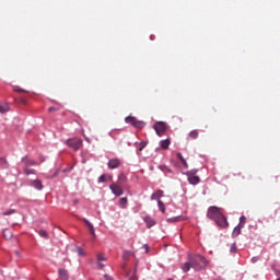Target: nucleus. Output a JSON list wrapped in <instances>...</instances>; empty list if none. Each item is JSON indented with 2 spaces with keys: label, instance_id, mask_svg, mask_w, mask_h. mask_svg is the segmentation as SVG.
Masks as SVG:
<instances>
[{
  "label": "nucleus",
  "instance_id": "nucleus-43",
  "mask_svg": "<svg viewBox=\"0 0 280 280\" xmlns=\"http://www.w3.org/2000/svg\"><path fill=\"white\" fill-rule=\"evenodd\" d=\"M85 141H88V143H91V139L89 138H85Z\"/></svg>",
  "mask_w": 280,
  "mask_h": 280
},
{
  "label": "nucleus",
  "instance_id": "nucleus-39",
  "mask_svg": "<svg viewBox=\"0 0 280 280\" xmlns=\"http://www.w3.org/2000/svg\"><path fill=\"white\" fill-rule=\"evenodd\" d=\"M118 180H126V175L120 174V175L118 176Z\"/></svg>",
  "mask_w": 280,
  "mask_h": 280
},
{
  "label": "nucleus",
  "instance_id": "nucleus-27",
  "mask_svg": "<svg viewBox=\"0 0 280 280\" xmlns=\"http://www.w3.org/2000/svg\"><path fill=\"white\" fill-rule=\"evenodd\" d=\"M97 261H106V255H104L103 253H98L96 255Z\"/></svg>",
  "mask_w": 280,
  "mask_h": 280
},
{
  "label": "nucleus",
  "instance_id": "nucleus-44",
  "mask_svg": "<svg viewBox=\"0 0 280 280\" xmlns=\"http://www.w3.org/2000/svg\"><path fill=\"white\" fill-rule=\"evenodd\" d=\"M73 205H78V199L73 200Z\"/></svg>",
  "mask_w": 280,
  "mask_h": 280
},
{
  "label": "nucleus",
  "instance_id": "nucleus-35",
  "mask_svg": "<svg viewBox=\"0 0 280 280\" xmlns=\"http://www.w3.org/2000/svg\"><path fill=\"white\" fill-rule=\"evenodd\" d=\"M127 277H129V280H137V276L135 273H132L131 276L130 273H128Z\"/></svg>",
  "mask_w": 280,
  "mask_h": 280
},
{
  "label": "nucleus",
  "instance_id": "nucleus-32",
  "mask_svg": "<svg viewBox=\"0 0 280 280\" xmlns=\"http://www.w3.org/2000/svg\"><path fill=\"white\" fill-rule=\"evenodd\" d=\"M240 224H241V226H244V224H246V217L240 218Z\"/></svg>",
  "mask_w": 280,
  "mask_h": 280
},
{
  "label": "nucleus",
  "instance_id": "nucleus-41",
  "mask_svg": "<svg viewBox=\"0 0 280 280\" xmlns=\"http://www.w3.org/2000/svg\"><path fill=\"white\" fill-rule=\"evenodd\" d=\"M48 110H49V113H52V110H56V108L50 107V108H48Z\"/></svg>",
  "mask_w": 280,
  "mask_h": 280
},
{
  "label": "nucleus",
  "instance_id": "nucleus-40",
  "mask_svg": "<svg viewBox=\"0 0 280 280\" xmlns=\"http://www.w3.org/2000/svg\"><path fill=\"white\" fill-rule=\"evenodd\" d=\"M105 280H113V277L108 276V275H105Z\"/></svg>",
  "mask_w": 280,
  "mask_h": 280
},
{
  "label": "nucleus",
  "instance_id": "nucleus-17",
  "mask_svg": "<svg viewBox=\"0 0 280 280\" xmlns=\"http://www.w3.org/2000/svg\"><path fill=\"white\" fill-rule=\"evenodd\" d=\"M10 164L8 163V160H5V158H0V168L8 170Z\"/></svg>",
  "mask_w": 280,
  "mask_h": 280
},
{
  "label": "nucleus",
  "instance_id": "nucleus-20",
  "mask_svg": "<svg viewBox=\"0 0 280 280\" xmlns=\"http://www.w3.org/2000/svg\"><path fill=\"white\" fill-rule=\"evenodd\" d=\"M59 277L61 280H69V273L65 269H59Z\"/></svg>",
  "mask_w": 280,
  "mask_h": 280
},
{
  "label": "nucleus",
  "instance_id": "nucleus-30",
  "mask_svg": "<svg viewBox=\"0 0 280 280\" xmlns=\"http://www.w3.org/2000/svg\"><path fill=\"white\" fill-rule=\"evenodd\" d=\"M160 170H161L162 172H167L168 174H172L171 168H170V167H167V166H165V165L160 166Z\"/></svg>",
  "mask_w": 280,
  "mask_h": 280
},
{
  "label": "nucleus",
  "instance_id": "nucleus-23",
  "mask_svg": "<svg viewBox=\"0 0 280 280\" xmlns=\"http://www.w3.org/2000/svg\"><path fill=\"white\" fill-rule=\"evenodd\" d=\"M24 174H26V176H30L31 174H36V170L30 168V166H24Z\"/></svg>",
  "mask_w": 280,
  "mask_h": 280
},
{
  "label": "nucleus",
  "instance_id": "nucleus-36",
  "mask_svg": "<svg viewBox=\"0 0 280 280\" xmlns=\"http://www.w3.org/2000/svg\"><path fill=\"white\" fill-rule=\"evenodd\" d=\"M257 261H259V257L254 256V257L252 258V264H257Z\"/></svg>",
  "mask_w": 280,
  "mask_h": 280
},
{
  "label": "nucleus",
  "instance_id": "nucleus-34",
  "mask_svg": "<svg viewBox=\"0 0 280 280\" xmlns=\"http://www.w3.org/2000/svg\"><path fill=\"white\" fill-rule=\"evenodd\" d=\"M145 145H148V142H145V141L140 142L139 150L141 151V150L145 149Z\"/></svg>",
  "mask_w": 280,
  "mask_h": 280
},
{
  "label": "nucleus",
  "instance_id": "nucleus-46",
  "mask_svg": "<svg viewBox=\"0 0 280 280\" xmlns=\"http://www.w3.org/2000/svg\"><path fill=\"white\" fill-rule=\"evenodd\" d=\"M144 248L147 249V253H148V245H144Z\"/></svg>",
  "mask_w": 280,
  "mask_h": 280
},
{
  "label": "nucleus",
  "instance_id": "nucleus-29",
  "mask_svg": "<svg viewBox=\"0 0 280 280\" xmlns=\"http://www.w3.org/2000/svg\"><path fill=\"white\" fill-rule=\"evenodd\" d=\"M14 213H16V210L10 209V210H7V211L2 212V215H12Z\"/></svg>",
  "mask_w": 280,
  "mask_h": 280
},
{
  "label": "nucleus",
  "instance_id": "nucleus-12",
  "mask_svg": "<svg viewBox=\"0 0 280 280\" xmlns=\"http://www.w3.org/2000/svg\"><path fill=\"white\" fill-rule=\"evenodd\" d=\"M145 224H147V229H152V226H154L156 224V221L152 218V217H144L143 218Z\"/></svg>",
  "mask_w": 280,
  "mask_h": 280
},
{
  "label": "nucleus",
  "instance_id": "nucleus-31",
  "mask_svg": "<svg viewBox=\"0 0 280 280\" xmlns=\"http://www.w3.org/2000/svg\"><path fill=\"white\" fill-rule=\"evenodd\" d=\"M230 253H237V245L235 243L231 245Z\"/></svg>",
  "mask_w": 280,
  "mask_h": 280
},
{
  "label": "nucleus",
  "instance_id": "nucleus-45",
  "mask_svg": "<svg viewBox=\"0 0 280 280\" xmlns=\"http://www.w3.org/2000/svg\"><path fill=\"white\" fill-rule=\"evenodd\" d=\"M273 183H277V177H273Z\"/></svg>",
  "mask_w": 280,
  "mask_h": 280
},
{
  "label": "nucleus",
  "instance_id": "nucleus-38",
  "mask_svg": "<svg viewBox=\"0 0 280 280\" xmlns=\"http://www.w3.org/2000/svg\"><path fill=\"white\" fill-rule=\"evenodd\" d=\"M14 91H15V93H27V91H25L23 89H15Z\"/></svg>",
  "mask_w": 280,
  "mask_h": 280
},
{
  "label": "nucleus",
  "instance_id": "nucleus-1",
  "mask_svg": "<svg viewBox=\"0 0 280 280\" xmlns=\"http://www.w3.org/2000/svg\"><path fill=\"white\" fill-rule=\"evenodd\" d=\"M209 266V260L205 258V256L198 254H188V261L180 265L183 272H189L191 268L195 269L196 272H200V270H205Z\"/></svg>",
  "mask_w": 280,
  "mask_h": 280
},
{
  "label": "nucleus",
  "instance_id": "nucleus-13",
  "mask_svg": "<svg viewBox=\"0 0 280 280\" xmlns=\"http://www.w3.org/2000/svg\"><path fill=\"white\" fill-rule=\"evenodd\" d=\"M22 163H24V167H31L32 165H38V162L34 160H30L27 158H22Z\"/></svg>",
  "mask_w": 280,
  "mask_h": 280
},
{
  "label": "nucleus",
  "instance_id": "nucleus-22",
  "mask_svg": "<svg viewBox=\"0 0 280 280\" xmlns=\"http://www.w3.org/2000/svg\"><path fill=\"white\" fill-rule=\"evenodd\" d=\"M199 132H198V130H191L189 133H188V139H198V137H199Z\"/></svg>",
  "mask_w": 280,
  "mask_h": 280
},
{
  "label": "nucleus",
  "instance_id": "nucleus-16",
  "mask_svg": "<svg viewBox=\"0 0 280 280\" xmlns=\"http://www.w3.org/2000/svg\"><path fill=\"white\" fill-rule=\"evenodd\" d=\"M171 143H172V141H170V139H165L160 142V145H161L162 150H170Z\"/></svg>",
  "mask_w": 280,
  "mask_h": 280
},
{
  "label": "nucleus",
  "instance_id": "nucleus-28",
  "mask_svg": "<svg viewBox=\"0 0 280 280\" xmlns=\"http://www.w3.org/2000/svg\"><path fill=\"white\" fill-rule=\"evenodd\" d=\"M77 253L80 257H85L86 256V253L84 252V249H82V247H78Z\"/></svg>",
  "mask_w": 280,
  "mask_h": 280
},
{
  "label": "nucleus",
  "instance_id": "nucleus-19",
  "mask_svg": "<svg viewBox=\"0 0 280 280\" xmlns=\"http://www.w3.org/2000/svg\"><path fill=\"white\" fill-rule=\"evenodd\" d=\"M118 205L121 209H126L128 207V198L126 197L120 198Z\"/></svg>",
  "mask_w": 280,
  "mask_h": 280
},
{
  "label": "nucleus",
  "instance_id": "nucleus-6",
  "mask_svg": "<svg viewBox=\"0 0 280 280\" xmlns=\"http://www.w3.org/2000/svg\"><path fill=\"white\" fill-rule=\"evenodd\" d=\"M67 145H69V148H72V150H80V148H82V139L80 138H71V139H68L66 141Z\"/></svg>",
  "mask_w": 280,
  "mask_h": 280
},
{
  "label": "nucleus",
  "instance_id": "nucleus-9",
  "mask_svg": "<svg viewBox=\"0 0 280 280\" xmlns=\"http://www.w3.org/2000/svg\"><path fill=\"white\" fill-rule=\"evenodd\" d=\"M109 189L112 190V192L115 196H121L124 194V188H121V186L117 185V184H112L109 186Z\"/></svg>",
  "mask_w": 280,
  "mask_h": 280
},
{
  "label": "nucleus",
  "instance_id": "nucleus-42",
  "mask_svg": "<svg viewBox=\"0 0 280 280\" xmlns=\"http://www.w3.org/2000/svg\"><path fill=\"white\" fill-rule=\"evenodd\" d=\"M22 104H27V101L22 98Z\"/></svg>",
  "mask_w": 280,
  "mask_h": 280
},
{
  "label": "nucleus",
  "instance_id": "nucleus-14",
  "mask_svg": "<svg viewBox=\"0 0 280 280\" xmlns=\"http://www.w3.org/2000/svg\"><path fill=\"white\" fill-rule=\"evenodd\" d=\"M242 229H244V225L242 224H238L236 228H234L232 237H237L242 233Z\"/></svg>",
  "mask_w": 280,
  "mask_h": 280
},
{
  "label": "nucleus",
  "instance_id": "nucleus-4",
  "mask_svg": "<svg viewBox=\"0 0 280 280\" xmlns=\"http://www.w3.org/2000/svg\"><path fill=\"white\" fill-rule=\"evenodd\" d=\"M126 124H130V126H133V128H138L141 130L142 128H145V122L143 120H138L137 117L128 116L125 118Z\"/></svg>",
  "mask_w": 280,
  "mask_h": 280
},
{
  "label": "nucleus",
  "instance_id": "nucleus-10",
  "mask_svg": "<svg viewBox=\"0 0 280 280\" xmlns=\"http://www.w3.org/2000/svg\"><path fill=\"white\" fill-rule=\"evenodd\" d=\"M31 187H34L35 189H37V191H43V182L40 179H33L30 183Z\"/></svg>",
  "mask_w": 280,
  "mask_h": 280
},
{
  "label": "nucleus",
  "instance_id": "nucleus-47",
  "mask_svg": "<svg viewBox=\"0 0 280 280\" xmlns=\"http://www.w3.org/2000/svg\"><path fill=\"white\" fill-rule=\"evenodd\" d=\"M280 209L276 210V213H279Z\"/></svg>",
  "mask_w": 280,
  "mask_h": 280
},
{
  "label": "nucleus",
  "instance_id": "nucleus-33",
  "mask_svg": "<svg viewBox=\"0 0 280 280\" xmlns=\"http://www.w3.org/2000/svg\"><path fill=\"white\" fill-rule=\"evenodd\" d=\"M98 183H106V175H101L98 177Z\"/></svg>",
  "mask_w": 280,
  "mask_h": 280
},
{
  "label": "nucleus",
  "instance_id": "nucleus-2",
  "mask_svg": "<svg viewBox=\"0 0 280 280\" xmlns=\"http://www.w3.org/2000/svg\"><path fill=\"white\" fill-rule=\"evenodd\" d=\"M221 214H222V208H219L215 206L208 208L207 218L209 220H213V222H215V220L219 219Z\"/></svg>",
  "mask_w": 280,
  "mask_h": 280
},
{
  "label": "nucleus",
  "instance_id": "nucleus-48",
  "mask_svg": "<svg viewBox=\"0 0 280 280\" xmlns=\"http://www.w3.org/2000/svg\"><path fill=\"white\" fill-rule=\"evenodd\" d=\"M168 280H174V279H168Z\"/></svg>",
  "mask_w": 280,
  "mask_h": 280
},
{
  "label": "nucleus",
  "instance_id": "nucleus-8",
  "mask_svg": "<svg viewBox=\"0 0 280 280\" xmlns=\"http://www.w3.org/2000/svg\"><path fill=\"white\" fill-rule=\"evenodd\" d=\"M107 166L109 167V170H117L118 167L121 166V160L112 159L108 161Z\"/></svg>",
  "mask_w": 280,
  "mask_h": 280
},
{
  "label": "nucleus",
  "instance_id": "nucleus-11",
  "mask_svg": "<svg viewBox=\"0 0 280 280\" xmlns=\"http://www.w3.org/2000/svg\"><path fill=\"white\" fill-rule=\"evenodd\" d=\"M83 222L88 226L92 237H95V228L93 226V223L89 219H83Z\"/></svg>",
  "mask_w": 280,
  "mask_h": 280
},
{
  "label": "nucleus",
  "instance_id": "nucleus-25",
  "mask_svg": "<svg viewBox=\"0 0 280 280\" xmlns=\"http://www.w3.org/2000/svg\"><path fill=\"white\" fill-rule=\"evenodd\" d=\"M158 207L162 213H165V203L161 200L158 201Z\"/></svg>",
  "mask_w": 280,
  "mask_h": 280
},
{
  "label": "nucleus",
  "instance_id": "nucleus-15",
  "mask_svg": "<svg viewBox=\"0 0 280 280\" xmlns=\"http://www.w3.org/2000/svg\"><path fill=\"white\" fill-rule=\"evenodd\" d=\"M0 113L2 114L10 113V104L0 103Z\"/></svg>",
  "mask_w": 280,
  "mask_h": 280
},
{
  "label": "nucleus",
  "instance_id": "nucleus-37",
  "mask_svg": "<svg viewBox=\"0 0 280 280\" xmlns=\"http://www.w3.org/2000/svg\"><path fill=\"white\" fill-rule=\"evenodd\" d=\"M97 268H98L100 270H104V264H102V261H98V262H97Z\"/></svg>",
  "mask_w": 280,
  "mask_h": 280
},
{
  "label": "nucleus",
  "instance_id": "nucleus-3",
  "mask_svg": "<svg viewBox=\"0 0 280 280\" xmlns=\"http://www.w3.org/2000/svg\"><path fill=\"white\" fill-rule=\"evenodd\" d=\"M196 174H198L197 168H192V170L185 173V175L188 178L189 185H198L200 183V176H198Z\"/></svg>",
  "mask_w": 280,
  "mask_h": 280
},
{
  "label": "nucleus",
  "instance_id": "nucleus-7",
  "mask_svg": "<svg viewBox=\"0 0 280 280\" xmlns=\"http://www.w3.org/2000/svg\"><path fill=\"white\" fill-rule=\"evenodd\" d=\"M214 222L218 224V226H221V229H226V226H229V221H226V217H224V213L222 212Z\"/></svg>",
  "mask_w": 280,
  "mask_h": 280
},
{
  "label": "nucleus",
  "instance_id": "nucleus-24",
  "mask_svg": "<svg viewBox=\"0 0 280 280\" xmlns=\"http://www.w3.org/2000/svg\"><path fill=\"white\" fill-rule=\"evenodd\" d=\"M4 240H12V232L10 230H3Z\"/></svg>",
  "mask_w": 280,
  "mask_h": 280
},
{
  "label": "nucleus",
  "instance_id": "nucleus-26",
  "mask_svg": "<svg viewBox=\"0 0 280 280\" xmlns=\"http://www.w3.org/2000/svg\"><path fill=\"white\" fill-rule=\"evenodd\" d=\"M38 234L40 235V237H44L45 240H47V237H49V233H47V231H45V230H39Z\"/></svg>",
  "mask_w": 280,
  "mask_h": 280
},
{
  "label": "nucleus",
  "instance_id": "nucleus-18",
  "mask_svg": "<svg viewBox=\"0 0 280 280\" xmlns=\"http://www.w3.org/2000/svg\"><path fill=\"white\" fill-rule=\"evenodd\" d=\"M163 198V190H158L151 195V200H159Z\"/></svg>",
  "mask_w": 280,
  "mask_h": 280
},
{
  "label": "nucleus",
  "instance_id": "nucleus-5",
  "mask_svg": "<svg viewBox=\"0 0 280 280\" xmlns=\"http://www.w3.org/2000/svg\"><path fill=\"white\" fill-rule=\"evenodd\" d=\"M158 137H163L167 132V125L163 121H158L153 126Z\"/></svg>",
  "mask_w": 280,
  "mask_h": 280
},
{
  "label": "nucleus",
  "instance_id": "nucleus-21",
  "mask_svg": "<svg viewBox=\"0 0 280 280\" xmlns=\"http://www.w3.org/2000/svg\"><path fill=\"white\" fill-rule=\"evenodd\" d=\"M177 159H179L180 163L184 165V167L187 170V167H189V165L187 164V160H185V158H183L182 153H177Z\"/></svg>",
  "mask_w": 280,
  "mask_h": 280
}]
</instances>
